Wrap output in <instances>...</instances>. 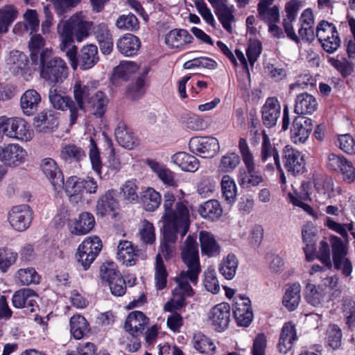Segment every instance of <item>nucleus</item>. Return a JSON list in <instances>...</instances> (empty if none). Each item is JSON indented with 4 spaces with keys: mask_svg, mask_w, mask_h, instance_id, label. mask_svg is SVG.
<instances>
[{
    "mask_svg": "<svg viewBox=\"0 0 355 355\" xmlns=\"http://www.w3.org/2000/svg\"><path fill=\"white\" fill-rule=\"evenodd\" d=\"M313 181L317 191L320 194H323L327 198H330L334 192L331 179L322 173H318L314 175Z\"/></svg>",
    "mask_w": 355,
    "mask_h": 355,
    "instance_id": "nucleus-46",
    "label": "nucleus"
},
{
    "mask_svg": "<svg viewBox=\"0 0 355 355\" xmlns=\"http://www.w3.org/2000/svg\"><path fill=\"white\" fill-rule=\"evenodd\" d=\"M221 190L223 197L225 201L232 205L236 198V186L234 180L229 175H223L221 180Z\"/></svg>",
    "mask_w": 355,
    "mask_h": 355,
    "instance_id": "nucleus-47",
    "label": "nucleus"
},
{
    "mask_svg": "<svg viewBox=\"0 0 355 355\" xmlns=\"http://www.w3.org/2000/svg\"><path fill=\"white\" fill-rule=\"evenodd\" d=\"M95 224V219L92 214L83 212L80 214L78 219L75 222L71 233L76 235H84L89 233Z\"/></svg>",
    "mask_w": 355,
    "mask_h": 355,
    "instance_id": "nucleus-36",
    "label": "nucleus"
},
{
    "mask_svg": "<svg viewBox=\"0 0 355 355\" xmlns=\"http://www.w3.org/2000/svg\"><path fill=\"white\" fill-rule=\"evenodd\" d=\"M116 258L122 264L131 266L135 264L137 254L130 241H121L117 246Z\"/></svg>",
    "mask_w": 355,
    "mask_h": 355,
    "instance_id": "nucleus-32",
    "label": "nucleus"
},
{
    "mask_svg": "<svg viewBox=\"0 0 355 355\" xmlns=\"http://www.w3.org/2000/svg\"><path fill=\"white\" fill-rule=\"evenodd\" d=\"M198 212L205 218L215 219L221 216L223 209L218 200H210L200 206Z\"/></svg>",
    "mask_w": 355,
    "mask_h": 355,
    "instance_id": "nucleus-45",
    "label": "nucleus"
},
{
    "mask_svg": "<svg viewBox=\"0 0 355 355\" xmlns=\"http://www.w3.org/2000/svg\"><path fill=\"white\" fill-rule=\"evenodd\" d=\"M147 163L164 184L169 186L176 185L174 173L171 171L151 159H147Z\"/></svg>",
    "mask_w": 355,
    "mask_h": 355,
    "instance_id": "nucleus-42",
    "label": "nucleus"
},
{
    "mask_svg": "<svg viewBox=\"0 0 355 355\" xmlns=\"http://www.w3.org/2000/svg\"><path fill=\"white\" fill-rule=\"evenodd\" d=\"M193 40V36L184 29H173L165 36V43L171 48L182 47L191 43Z\"/></svg>",
    "mask_w": 355,
    "mask_h": 355,
    "instance_id": "nucleus-31",
    "label": "nucleus"
},
{
    "mask_svg": "<svg viewBox=\"0 0 355 355\" xmlns=\"http://www.w3.org/2000/svg\"><path fill=\"white\" fill-rule=\"evenodd\" d=\"M70 331L73 338L80 340L85 334L89 331V324L86 319L80 315H73L69 321Z\"/></svg>",
    "mask_w": 355,
    "mask_h": 355,
    "instance_id": "nucleus-40",
    "label": "nucleus"
},
{
    "mask_svg": "<svg viewBox=\"0 0 355 355\" xmlns=\"http://www.w3.org/2000/svg\"><path fill=\"white\" fill-rule=\"evenodd\" d=\"M316 36L324 50L334 53L340 45V39L336 26L327 21H321L316 28Z\"/></svg>",
    "mask_w": 355,
    "mask_h": 355,
    "instance_id": "nucleus-9",
    "label": "nucleus"
},
{
    "mask_svg": "<svg viewBox=\"0 0 355 355\" xmlns=\"http://www.w3.org/2000/svg\"><path fill=\"white\" fill-rule=\"evenodd\" d=\"M108 101L107 96L103 92L95 89L88 105L96 116L101 117L106 112Z\"/></svg>",
    "mask_w": 355,
    "mask_h": 355,
    "instance_id": "nucleus-37",
    "label": "nucleus"
},
{
    "mask_svg": "<svg viewBox=\"0 0 355 355\" xmlns=\"http://www.w3.org/2000/svg\"><path fill=\"white\" fill-rule=\"evenodd\" d=\"M297 331L295 324L291 322L284 323L283 325L277 347L281 354H286L297 340Z\"/></svg>",
    "mask_w": 355,
    "mask_h": 355,
    "instance_id": "nucleus-22",
    "label": "nucleus"
},
{
    "mask_svg": "<svg viewBox=\"0 0 355 355\" xmlns=\"http://www.w3.org/2000/svg\"><path fill=\"white\" fill-rule=\"evenodd\" d=\"M181 121L187 128L194 131L202 130L207 127L204 119L195 114H182Z\"/></svg>",
    "mask_w": 355,
    "mask_h": 355,
    "instance_id": "nucleus-52",
    "label": "nucleus"
},
{
    "mask_svg": "<svg viewBox=\"0 0 355 355\" xmlns=\"http://www.w3.org/2000/svg\"><path fill=\"white\" fill-rule=\"evenodd\" d=\"M118 208V202L114 198L112 191H107L102 196L97 202L96 212L97 214L104 216L110 211H113Z\"/></svg>",
    "mask_w": 355,
    "mask_h": 355,
    "instance_id": "nucleus-43",
    "label": "nucleus"
},
{
    "mask_svg": "<svg viewBox=\"0 0 355 355\" xmlns=\"http://www.w3.org/2000/svg\"><path fill=\"white\" fill-rule=\"evenodd\" d=\"M64 191L71 202L78 203L81 201L83 198L82 179L76 176L69 178L65 182Z\"/></svg>",
    "mask_w": 355,
    "mask_h": 355,
    "instance_id": "nucleus-34",
    "label": "nucleus"
},
{
    "mask_svg": "<svg viewBox=\"0 0 355 355\" xmlns=\"http://www.w3.org/2000/svg\"><path fill=\"white\" fill-rule=\"evenodd\" d=\"M187 232L182 233L180 231V227H163V239L160 245L161 257H164L165 259H171L175 250V243L178 239V235L181 239L183 238Z\"/></svg>",
    "mask_w": 355,
    "mask_h": 355,
    "instance_id": "nucleus-12",
    "label": "nucleus"
},
{
    "mask_svg": "<svg viewBox=\"0 0 355 355\" xmlns=\"http://www.w3.org/2000/svg\"><path fill=\"white\" fill-rule=\"evenodd\" d=\"M17 253L10 249L0 248V270L5 272L17 260Z\"/></svg>",
    "mask_w": 355,
    "mask_h": 355,
    "instance_id": "nucleus-60",
    "label": "nucleus"
},
{
    "mask_svg": "<svg viewBox=\"0 0 355 355\" xmlns=\"http://www.w3.org/2000/svg\"><path fill=\"white\" fill-rule=\"evenodd\" d=\"M114 135L119 144L125 148L132 149L138 144L137 139L123 122L118 124L115 128Z\"/></svg>",
    "mask_w": 355,
    "mask_h": 355,
    "instance_id": "nucleus-29",
    "label": "nucleus"
},
{
    "mask_svg": "<svg viewBox=\"0 0 355 355\" xmlns=\"http://www.w3.org/2000/svg\"><path fill=\"white\" fill-rule=\"evenodd\" d=\"M323 289L318 288L314 284L309 281L306 282L304 288V298L306 301L313 306H320L322 304L324 297Z\"/></svg>",
    "mask_w": 355,
    "mask_h": 355,
    "instance_id": "nucleus-38",
    "label": "nucleus"
},
{
    "mask_svg": "<svg viewBox=\"0 0 355 355\" xmlns=\"http://www.w3.org/2000/svg\"><path fill=\"white\" fill-rule=\"evenodd\" d=\"M115 24L119 29L122 31H135L139 28L138 19L133 14L119 16Z\"/></svg>",
    "mask_w": 355,
    "mask_h": 355,
    "instance_id": "nucleus-54",
    "label": "nucleus"
},
{
    "mask_svg": "<svg viewBox=\"0 0 355 355\" xmlns=\"http://www.w3.org/2000/svg\"><path fill=\"white\" fill-rule=\"evenodd\" d=\"M41 103V96L38 92L30 89L26 90L21 96L20 105L23 112L31 116L35 114Z\"/></svg>",
    "mask_w": 355,
    "mask_h": 355,
    "instance_id": "nucleus-27",
    "label": "nucleus"
},
{
    "mask_svg": "<svg viewBox=\"0 0 355 355\" xmlns=\"http://www.w3.org/2000/svg\"><path fill=\"white\" fill-rule=\"evenodd\" d=\"M202 254L208 257H215L220 253V246L213 234L207 232H200L199 236Z\"/></svg>",
    "mask_w": 355,
    "mask_h": 355,
    "instance_id": "nucleus-35",
    "label": "nucleus"
},
{
    "mask_svg": "<svg viewBox=\"0 0 355 355\" xmlns=\"http://www.w3.org/2000/svg\"><path fill=\"white\" fill-rule=\"evenodd\" d=\"M6 65L8 70L15 75L24 76L30 71L27 55L17 50L10 52L6 58Z\"/></svg>",
    "mask_w": 355,
    "mask_h": 355,
    "instance_id": "nucleus-18",
    "label": "nucleus"
},
{
    "mask_svg": "<svg viewBox=\"0 0 355 355\" xmlns=\"http://www.w3.org/2000/svg\"><path fill=\"white\" fill-rule=\"evenodd\" d=\"M141 46L139 39L130 33L125 34L116 42L119 51L125 56L136 55Z\"/></svg>",
    "mask_w": 355,
    "mask_h": 355,
    "instance_id": "nucleus-28",
    "label": "nucleus"
},
{
    "mask_svg": "<svg viewBox=\"0 0 355 355\" xmlns=\"http://www.w3.org/2000/svg\"><path fill=\"white\" fill-rule=\"evenodd\" d=\"M98 60L97 46L94 44L86 45L81 49L78 58L77 55H76V65L75 68L73 67L72 68L76 69L77 65L79 64L81 69L87 70L92 68Z\"/></svg>",
    "mask_w": 355,
    "mask_h": 355,
    "instance_id": "nucleus-23",
    "label": "nucleus"
},
{
    "mask_svg": "<svg viewBox=\"0 0 355 355\" xmlns=\"http://www.w3.org/2000/svg\"><path fill=\"white\" fill-rule=\"evenodd\" d=\"M40 168L51 182L53 190L58 194L64 188V175L56 162L51 157L42 160Z\"/></svg>",
    "mask_w": 355,
    "mask_h": 355,
    "instance_id": "nucleus-11",
    "label": "nucleus"
},
{
    "mask_svg": "<svg viewBox=\"0 0 355 355\" xmlns=\"http://www.w3.org/2000/svg\"><path fill=\"white\" fill-rule=\"evenodd\" d=\"M49 100L53 107L58 110L70 112V125L76 123L78 114L72 111L73 100L66 94L57 88H51L49 92Z\"/></svg>",
    "mask_w": 355,
    "mask_h": 355,
    "instance_id": "nucleus-13",
    "label": "nucleus"
},
{
    "mask_svg": "<svg viewBox=\"0 0 355 355\" xmlns=\"http://www.w3.org/2000/svg\"><path fill=\"white\" fill-rule=\"evenodd\" d=\"M141 240L145 243H153L155 240V227L149 221L144 220L139 232Z\"/></svg>",
    "mask_w": 355,
    "mask_h": 355,
    "instance_id": "nucleus-61",
    "label": "nucleus"
},
{
    "mask_svg": "<svg viewBox=\"0 0 355 355\" xmlns=\"http://www.w3.org/2000/svg\"><path fill=\"white\" fill-rule=\"evenodd\" d=\"M300 21L301 27L298 31V33L302 40L306 41L313 40L315 36L314 33V18L311 9L307 8L302 13Z\"/></svg>",
    "mask_w": 355,
    "mask_h": 355,
    "instance_id": "nucleus-30",
    "label": "nucleus"
},
{
    "mask_svg": "<svg viewBox=\"0 0 355 355\" xmlns=\"http://www.w3.org/2000/svg\"><path fill=\"white\" fill-rule=\"evenodd\" d=\"M85 148L89 150V155H114V148L112 140L107 135L102 133V139L100 142H97L93 137H89L86 139V143L84 144Z\"/></svg>",
    "mask_w": 355,
    "mask_h": 355,
    "instance_id": "nucleus-20",
    "label": "nucleus"
},
{
    "mask_svg": "<svg viewBox=\"0 0 355 355\" xmlns=\"http://www.w3.org/2000/svg\"><path fill=\"white\" fill-rule=\"evenodd\" d=\"M175 196L166 193L164 196V213L162 216L163 227H180L182 233L188 232L190 225L189 211L187 205L178 202L173 208Z\"/></svg>",
    "mask_w": 355,
    "mask_h": 355,
    "instance_id": "nucleus-4",
    "label": "nucleus"
},
{
    "mask_svg": "<svg viewBox=\"0 0 355 355\" xmlns=\"http://www.w3.org/2000/svg\"><path fill=\"white\" fill-rule=\"evenodd\" d=\"M17 278L21 285L37 284L40 277L34 268H21L17 272Z\"/></svg>",
    "mask_w": 355,
    "mask_h": 355,
    "instance_id": "nucleus-49",
    "label": "nucleus"
},
{
    "mask_svg": "<svg viewBox=\"0 0 355 355\" xmlns=\"http://www.w3.org/2000/svg\"><path fill=\"white\" fill-rule=\"evenodd\" d=\"M238 180L240 186L245 189L257 187L264 181L263 178L258 174L257 171L250 173H246L244 169L240 170Z\"/></svg>",
    "mask_w": 355,
    "mask_h": 355,
    "instance_id": "nucleus-48",
    "label": "nucleus"
},
{
    "mask_svg": "<svg viewBox=\"0 0 355 355\" xmlns=\"http://www.w3.org/2000/svg\"><path fill=\"white\" fill-rule=\"evenodd\" d=\"M343 334L341 329L336 324L329 325L327 329V341L334 350L338 349L342 345Z\"/></svg>",
    "mask_w": 355,
    "mask_h": 355,
    "instance_id": "nucleus-53",
    "label": "nucleus"
},
{
    "mask_svg": "<svg viewBox=\"0 0 355 355\" xmlns=\"http://www.w3.org/2000/svg\"><path fill=\"white\" fill-rule=\"evenodd\" d=\"M74 101L72 103V111L78 115L79 110L85 109L93 95L95 89L89 85H83L80 82H76L73 87Z\"/></svg>",
    "mask_w": 355,
    "mask_h": 355,
    "instance_id": "nucleus-15",
    "label": "nucleus"
},
{
    "mask_svg": "<svg viewBox=\"0 0 355 355\" xmlns=\"http://www.w3.org/2000/svg\"><path fill=\"white\" fill-rule=\"evenodd\" d=\"M238 264L236 257L234 254H229L222 260L219 272L226 279H232L236 273Z\"/></svg>",
    "mask_w": 355,
    "mask_h": 355,
    "instance_id": "nucleus-39",
    "label": "nucleus"
},
{
    "mask_svg": "<svg viewBox=\"0 0 355 355\" xmlns=\"http://www.w3.org/2000/svg\"><path fill=\"white\" fill-rule=\"evenodd\" d=\"M230 306L227 303H220L214 306L209 313V320L214 329L218 331L225 330L230 322Z\"/></svg>",
    "mask_w": 355,
    "mask_h": 355,
    "instance_id": "nucleus-16",
    "label": "nucleus"
},
{
    "mask_svg": "<svg viewBox=\"0 0 355 355\" xmlns=\"http://www.w3.org/2000/svg\"><path fill=\"white\" fill-rule=\"evenodd\" d=\"M46 40L40 34H34L28 42V49L31 52V60L35 62L37 60V55L42 48L45 46Z\"/></svg>",
    "mask_w": 355,
    "mask_h": 355,
    "instance_id": "nucleus-58",
    "label": "nucleus"
},
{
    "mask_svg": "<svg viewBox=\"0 0 355 355\" xmlns=\"http://www.w3.org/2000/svg\"><path fill=\"white\" fill-rule=\"evenodd\" d=\"M92 26V21L87 20L81 12H76L58 26L59 48L61 51L65 53L73 68L76 65L77 53V47L73 44L74 38L78 42H82L89 36Z\"/></svg>",
    "mask_w": 355,
    "mask_h": 355,
    "instance_id": "nucleus-2",
    "label": "nucleus"
},
{
    "mask_svg": "<svg viewBox=\"0 0 355 355\" xmlns=\"http://www.w3.org/2000/svg\"><path fill=\"white\" fill-rule=\"evenodd\" d=\"M301 286L299 283L288 285L283 297L282 303L290 311L295 310L301 300Z\"/></svg>",
    "mask_w": 355,
    "mask_h": 355,
    "instance_id": "nucleus-33",
    "label": "nucleus"
},
{
    "mask_svg": "<svg viewBox=\"0 0 355 355\" xmlns=\"http://www.w3.org/2000/svg\"><path fill=\"white\" fill-rule=\"evenodd\" d=\"M339 148L347 154H355V141L349 134L341 135L338 138Z\"/></svg>",
    "mask_w": 355,
    "mask_h": 355,
    "instance_id": "nucleus-64",
    "label": "nucleus"
},
{
    "mask_svg": "<svg viewBox=\"0 0 355 355\" xmlns=\"http://www.w3.org/2000/svg\"><path fill=\"white\" fill-rule=\"evenodd\" d=\"M196 237L189 235L182 248L181 256L187 270H182L175 278L177 286L173 291V297L164 305V310L173 312L186 306L185 298L193 295L190 284H197L201 272L198 245Z\"/></svg>",
    "mask_w": 355,
    "mask_h": 355,
    "instance_id": "nucleus-1",
    "label": "nucleus"
},
{
    "mask_svg": "<svg viewBox=\"0 0 355 355\" xmlns=\"http://www.w3.org/2000/svg\"><path fill=\"white\" fill-rule=\"evenodd\" d=\"M286 158L285 166L288 172L293 174H299L305 171V161L304 157H284Z\"/></svg>",
    "mask_w": 355,
    "mask_h": 355,
    "instance_id": "nucleus-59",
    "label": "nucleus"
},
{
    "mask_svg": "<svg viewBox=\"0 0 355 355\" xmlns=\"http://www.w3.org/2000/svg\"><path fill=\"white\" fill-rule=\"evenodd\" d=\"M149 323V318L141 311L130 312L124 323V329L130 336H139Z\"/></svg>",
    "mask_w": 355,
    "mask_h": 355,
    "instance_id": "nucleus-19",
    "label": "nucleus"
},
{
    "mask_svg": "<svg viewBox=\"0 0 355 355\" xmlns=\"http://www.w3.org/2000/svg\"><path fill=\"white\" fill-rule=\"evenodd\" d=\"M17 15V10L12 5H6L0 9V33L8 32Z\"/></svg>",
    "mask_w": 355,
    "mask_h": 355,
    "instance_id": "nucleus-41",
    "label": "nucleus"
},
{
    "mask_svg": "<svg viewBox=\"0 0 355 355\" xmlns=\"http://www.w3.org/2000/svg\"><path fill=\"white\" fill-rule=\"evenodd\" d=\"M318 101L306 92L300 94L295 98L294 112L300 116L313 114L318 108Z\"/></svg>",
    "mask_w": 355,
    "mask_h": 355,
    "instance_id": "nucleus-25",
    "label": "nucleus"
},
{
    "mask_svg": "<svg viewBox=\"0 0 355 355\" xmlns=\"http://www.w3.org/2000/svg\"><path fill=\"white\" fill-rule=\"evenodd\" d=\"M302 6V3L299 0H291L286 3L285 6L286 16L283 21L284 31L287 36L297 43L300 42V39L294 31L292 23L295 21Z\"/></svg>",
    "mask_w": 355,
    "mask_h": 355,
    "instance_id": "nucleus-17",
    "label": "nucleus"
},
{
    "mask_svg": "<svg viewBox=\"0 0 355 355\" xmlns=\"http://www.w3.org/2000/svg\"><path fill=\"white\" fill-rule=\"evenodd\" d=\"M280 105L274 98H268L262 107V119L265 125L272 127L276 125L280 115Z\"/></svg>",
    "mask_w": 355,
    "mask_h": 355,
    "instance_id": "nucleus-26",
    "label": "nucleus"
},
{
    "mask_svg": "<svg viewBox=\"0 0 355 355\" xmlns=\"http://www.w3.org/2000/svg\"><path fill=\"white\" fill-rule=\"evenodd\" d=\"M155 270V287L157 290H162L166 286L168 274L160 254L156 256Z\"/></svg>",
    "mask_w": 355,
    "mask_h": 355,
    "instance_id": "nucleus-50",
    "label": "nucleus"
},
{
    "mask_svg": "<svg viewBox=\"0 0 355 355\" xmlns=\"http://www.w3.org/2000/svg\"><path fill=\"white\" fill-rule=\"evenodd\" d=\"M8 219L13 229L23 232L29 227L33 219V212L27 205L14 206L8 211Z\"/></svg>",
    "mask_w": 355,
    "mask_h": 355,
    "instance_id": "nucleus-10",
    "label": "nucleus"
},
{
    "mask_svg": "<svg viewBox=\"0 0 355 355\" xmlns=\"http://www.w3.org/2000/svg\"><path fill=\"white\" fill-rule=\"evenodd\" d=\"M100 275L108 284L112 295L119 297L125 293V282L113 262L104 263L101 266Z\"/></svg>",
    "mask_w": 355,
    "mask_h": 355,
    "instance_id": "nucleus-7",
    "label": "nucleus"
},
{
    "mask_svg": "<svg viewBox=\"0 0 355 355\" xmlns=\"http://www.w3.org/2000/svg\"><path fill=\"white\" fill-rule=\"evenodd\" d=\"M216 15L223 27L231 33L232 32V24L234 20L232 11L227 6H221L217 8Z\"/></svg>",
    "mask_w": 355,
    "mask_h": 355,
    "instance_id": "nucleus-57",
    "label": "nucleus"
},
{
    "mask_svg": "<svg viewBox=\"0 0 355 355\" xmlns=\"http://www.w3.org/2000/svg\"><path fill=\"white\" fill-rule=\"evenodd\" d=\"M190 151L194 154H211L215 155L218 153L220 146L218 141L214 137H193L189 142Z\"/></svg>",
    "mask_w": 355,
    "mask_h": 355,
    "instance_id": "nucleus-14",
    "label": "nucleus"
},
{
    "mask_svg": "<svg viewBox=\"0 0 355 355\" xmlns=\"http://www.w3.org/2000/svg\"><path fill=\"white\" fill-rule=\"evenodd\" d=\"M173 162L184 171L195 172L200 166L196 157H173Z\"/></svg>",
    "mask_w": 355,
    "mask_h": 355,
    "instance_id": "nucleus-56",
    "label": "nucleus"
},
{
    "mask_svg": "<svg viewBox=\"0 0 355 355\" xmlns=\"http://www.w3.org/2000/svg\"><path fill=\"white\" fill-rule=\"evenodd\" d=\"M193 344L194 348L200 353L209 354L216 349V346L211 340L200 333L194 334Z\"/></svg>",
    "mask_w": 355,
    "mask_h": 355,
    "instance_id": "nucleus-51",
    "label": "nucleus"
},
{
    "mask_svg": "<svg viewBox=\"0 0 355 355\" xmlns=\"http://www.w3.org/2000/svg\"><path fill=\"white\" fill-rule=\"evenodd\" d=\"M35 121L37 123V125H43L44 128H49L55 125L57 119L53 111L46 110L38 114L35 117Z\"/></svg>",
    "mask_w": 355,
    "mask_h": 355,
    "instance_id": "nucleus-63",
    "label": "nucleus"
},
{
    "mask_svg": "<svg viewBox=\"0 0 355 355\" xmlns=\"http://www.w3.org/2000/svg\"><path fill=\"white\" fill-rule=\"evenodd\" d=\"M40 74L50 84L61 83L67 77L68 67L64 60L55 56L51 49L46 48L40 54Z\"/></svg>",
    "mask_w": 355,
    "mask_h": 355,
    "instance_id": "nucleus-3",
    "label": "nucleus"
},
{
    "mask_svg": "<svg viewBox=\"0 0 355 355\" xmlns=\"http://www.w3.org/2000/svg\"><path fill=\"white\" fill-rule=\"evenodd\" d=\"M313 129L312 120L304 116H298L293 122L291 132L295 141L304 142L309 137Z\"/></svg>",
    "mask_w": 355,
    "mask_h": 355,
    "instance_id": "nucleus-24",
    "label": "nucleus"
},
{
    "mask_svg": "<svg viewBox=\"0 0 355 355\" xmlns=\"http://www.w3.org/2000/svg\"><path fill=\"white\" fill-rule=\"evenodd\" d=\"M37 294L31 288H22L12 295V305L17 309L28 308L30 312H35L38 307L36 300Z\"/></svg>",
    "mask_w": 355,
    "mask_h": 355,
    "instance_id": "nucleus-21",
    "label": "nucleus"
},
{
    "mask_svg": "<svg viewBox=\"0 0 355 355\" xmlns=\"http://www.w3.org/2000/svg\"><path fill=\"white\" fill-rule=\"evenodd\" d=\"M0 133L10 138L27 141L32 132L28 123L22 118L0 116Z\"/></svg>",
    "mask_w": 355,
    "mask_h": 355,
    "instance_id": "nucleus-5",
    "label": "nucleus"
},
{
    "mask_svg": "<svg viewBox=\"0 0 355 355\" xmlns=\"http://www.w3.org/2000/svg\"><path fill=\"white\" fill-rule=\"evenodd\" d=\"M139 67L134 62H125L121 63L114 69V76L124 80H128L130 76L135 73Z\"/></svg>",
    "mask_w": 355,
    "mask_h": 355,
    "instance_id": "nucleus-55",
    "label": "nucleus"
},
{
    "mask_svg": "<svg viewBox=\"0 0 355 355\" xmlns=\"http://www.w3.org/2000/svg\"><path fill=\"white\" fill-rule=\"evenodd\" d=\"M144 208L148 211H153L161 203V196L153 188H148L141 196Z\"/></svg>",
    "mask_w": 355,
    "mask_h": 355,
    "instance_id": "nucleus-44",
    "label": "nucleus"
},
{
    "mask_svg": "<svg viewBox=\"0 0 355 355\" xmlns=\"http://www.w3.org/2000/svg\"><path fill=\"white\" fill-rule=\"evenodd\" d=\"M101 248V241L97 236L88 237L80 244L76 252V259L84 270L90 267Z\"/></svg>",
    "mask_w": 355,
    "mask_h": 355,
    "instance_id": "nucleus-6",
    "label": "nucleus"
},
{
    "mask_svg": "<svg viewBox=\"0 0 355 355\" xmlns=\"http://www.w3.org/2000/svg\"><path fill=\"white\" fill-rule=\"evenodd\" d=\"M204 285L207 291L212 293H217L220 291V285L216 272L212 269H207L205 272Z\"/></svg>",
    "mask_w": 355,
    "mask_h": 355,
    "instance_id": "nucleus-62",
    "label": "nucleus"
},
{
    "mask_svg": "<svg viewBox=\"0 0 355 355\" xmlns=\"http://www.w3.org/2000/svg\"><path fill=\"white\" fill-rule=\"evenodd\" d=\"M329 242L335 268L341 270L344 275L349 276L352 272V265L346 257L347 252V243L336 236H331Z\"/></svg>",
    "mask_w": 355,
    "mask_h": 355,
    "instance_id": "nucleus-8",
    "label": "nucleus"
}]
</instances>
